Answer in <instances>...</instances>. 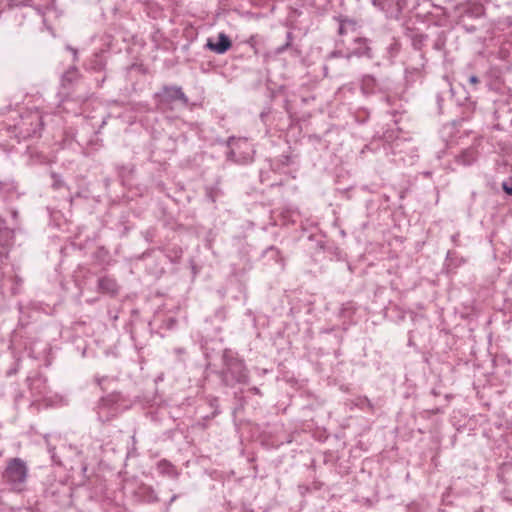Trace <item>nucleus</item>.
<instances>
[{
    "mask_svg": "<svg viewBox=\"0 0 512 512\" xmlns=\"http://www.w3.org/2000/svg\"><path fill=\"white\" fill-rule=\"evenodd\" d=\"M119 401L118 394H110L106 397L101 398L99 401V407H111Z\"/></svg>",
    "mask_w": 512,
    "mask_h": 512,
    "instance_id": "nucleus-8",
    "label": "nucleus"
},
{
    "mask_svg": "<svg viewBox=\"0 0 512 512\" xmlns=\"http://www.w3.org/2000/svg\"><path fill=\"white\" fill-rule=\"evenodd\" d=\"M3 477L12 490L17 492L22 491L28 477L26 463L20 458L11 459L7 464Z\"/></svg>",
    "mask_w": 512,
    "mask_h": 512,
    "instance_id": "nucleus-1",
    "label": "nucleus"
},
{
    "mask_svg": "<svg viewBox=\"0 0 512 512\" xmlns=\"http://www.w3.org/2000/svg\"><path fill=\"white\" fill-rule=\"evenodd\" d=\"M164 96L169 101H182L183 103H187V97L182 92L181 88L179 87H166L164 89Z\"/></svg>",
    "mask_w": 512,
    "mask_h": 512,
    "instance_id": "nucleus-6",
    "label": "nucleus"
},
{
    "mask_svg": "<svg viewBox=\"0 0 512 512\" xmlns=\"http://www.w3.org/2000/svg\"><path fill=\"white\" fill-rule=\"evenodd\" d=\"M176 498H177V495H173V496L171 497V499H170V502H169V503L171 504L172 502H174V501L176 500Z\"/></svg>",
    "mask_w": 512,
    "mask_h": 512,
    "instance_id": "nucleus-12",
    "label": "nucleus"
},
{
    "mask_svg": "<svg viewBox=\"0 0 512 512\" xmlns=\"http://www.w3.org/2000/svg\"><path fill=\"white\" fill-rule=\"evenodd\" d=\"M251 391L255 394H260V390L257 387L251 388Z\"/></svg>",
    "mask_w": 512,
    "mask_h": 512,
    "instance_id": "nucleus-11",
    "label": "nucleus"
},
{
    "mask_svg": "<svg viewBox=\"0 0 512 512\" xmlns=\"http://www.w3.org/2000/svg\"><path fill=\"white\" fill-rule=\"evenodd\" d=\"M27 381L34 396L40 397L47 393L46 379L41 375L29 377Z\"/></svg>",
    "mask_w": 512,
    "mask_h": 512,
    "instance_id": "nucleus-3",
    "label": "nucleus"
},
{
    "mask_svg": "<svg viewBox=\"0 0 512 512\" xmlns=\"http://www.w3.org/2000/svg\"><path fill=\"white\" fill-rule=\"evenodd\" d=\"M469 82L473 85H477L479 83V79L477 76L472 75L469 77Z\"/></svg>",
    "mask_w": 512,
    "mask_h": 512,
    "instance_id": "nucleus-10",
    "label": "nucleus"
},
{
    "mask_svg": "<svg viewBox=\"0 0 512 512\" xmlns=\"http://www.w3.org/2000/svg\"><path fill=\"white\" fill-rule=\"evenodd\" d=\"M157 470L160 474L170 478H176L178 476L175 466L165 459L160 460L157 463Z\"/></svg>",
    "mask_w": 512,
    "mask_h": 512,
    "instance_id": "nucleus-5",
    "label": "nucleus"
},
{
    "mask_svg": "<svg viewBox=\"0 0 512 512\" xmlns=\"http://www.w3.org/2000/svg\"><path fill=\"white\" fill-rule=\"evenodd\" d=\"M99 288L106 293H115L118 287L114 279L103 277L99 280Z\"/></svg>",
    "mask_w": 512,
    "mask_h": 512,
    "instance_id": "nucleus-7",
    "label": "nucleus"
},
{
    "mask_svg": "<svg viewBox=\"0 0 512 512\" xmlns=\"http://www.w3.org/2000/svg\"><path fill=\"white\" fill-rule=\"evenodd\" d=\"M232 46V43L227 35L224 33H220L218 35V42L214 43L211 40H208L207 47L218 53V54H224L226 51H228Z\"/></svg>",
    "mask_w": 512,
    "mask_h": 512,
    "instance_id": "nucleus-4",
    "label": "nucleus"
},
{
    "mask_svg": "<svg viewBox=\"0 0 512 512\" xmlns=\"http://www.w3.org/2000/svg\"><path fill=\"white\" fill-rule=\"evenodd\" d=\"M224 362L226 378L230 376L232 380L239 383H245L247 381L248 371L242 360L224 354Z\"/></svg>",
    "mask_w": 512,
    "mask_h": 512,
    "instance_id": "nucleus-2",
    "label": "nucleus"
},
{
    "mask_svg": "<svg viewBox=\"0 0 512 512\" xmlns=\"http://www.w3.org/2000/svg\"><path fill=\"white\" fill-rule=\"evenodd\" d=\"M502 188L507 194L512 195V178L509 179V181L504 182L502 184Z\"/></svg>",
    "mask_w": 512,
    "mask_h": 512,
    "instance_id": "nucleus-9",
    "label": "nucleus"
}]
</instances>
